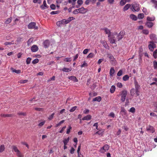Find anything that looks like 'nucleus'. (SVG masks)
Instances as JSON below:
<instances>
[{
	"mask_svg": "<svg viewBox=\"0 0 157 157\" xmlns=\"http://www.w3.org/2000/svg\"><path fill=\"white\" fill-rule=\"evenodd\" d=\"M69 140V137H68L67 139H65L63 140V142L64 145H67Z\"/></svg>",
	"mask_w": 157,
	"mask_h": 157,
	"instance_id": "obj_37",
	"label": "nucleus"
},
{
	"mask_svg": "<svg viewBox=\"0 0 157 157\" xmlns=\"http://www.w3.org/2000/svg\"><path fill=\"white\" fill-rule=\"evenodd\" d=\"M59 13V11H53L51 12L50 14L52 15L57 14Z\"/></svg>",
	"mask_w": 157,
	"mask_h": 157,
	"instance_id": "obj_59",
	"label": "nucleus"
},
{
	"mask_svg": "<svg viewBox=\"0 0 157 157\" xmlns=\"http://www.w3.org/2000/svg\"><path fill=\"white\" fill-rule=\"evenodd\" d=\"M14 151L16 152V154L17 156L18 157H22L21 153L17 148L15 146H13L12 147Z\"/></svg>",
	"mask_w": 157,
	"mask_h": 157,
	"instance_id": "obj_5",
	"label": "nucleus"
},
{
	"mask_svg": "<svg viewBox=\"0 0 157 157\" xmlns=\"http://www.w3.org/2000/svg\"><path fill=\"white\" fill-rule=\"evenodd\" d=\"M64 120H62L59 123L56 124L55 127H57L59 126L62 124L64 122Z\"/></svg>",
	"mask_w": 157,
	"mask_h": 157,
	"instance_id": "obj_41",
	"label": "nucleus"
},
{
	"mask_svg": "<svg viewBox=\"0 0 157 157\" xmlns=\"http://www.w3.org/2000/svg\"><path fill=\"white\" fill-rule=\"evenodd\" d=\"M126 2L125 0H121L120 2V5L121 6H123L126 3Z\"/></svg>",
	"mask_w": 157,
	"mask_h": 157,
	"instance_id": "obj_33",
	"label": "nucleus"
},
{
	"mask_svg": "<svg viewBox=\"0 0 157 157\" xmlns=\"http://www.w3.org/2000/svg\"><path fill=\"white\" fill-rule=\"evenodd\" d=\"M56 25L59 27H61L62 25L66 24L65 21V19L57 21L56 22Z\"/></svg>",
	"mask_w": 157,
	"mask_h": 157,
	"instance_id": "obj_11",
	"label": "nucleus"
},
{
	"mask_svg": "<svg viewBox=\"0 0 157 157\" xmlns=\"http://www.w3.org/2000/svg\"><path fill=\"white\" fill-rule=\"evenodd\" d=\"M91 117H92L90 115H88L87 116H85L84 117L82 118V120L83 121L90 120L91 119Z\"/></svg>",
	"mask_w": 157,
	"mask_h": 157,
	"instance_id": "obj_17",
	"label": "nucleus"
},
{
	"mask_svg": "<svg viewBox=\"0 0 157 157\" xmlns=\"http://www.w3.org/2000/svg\"><path fill=\"white\" fill-rule=\"evenodd\" d=\"M5 150V146L2 145L0 146V153L3 152Z\"/></svg>",
	"mask_w": 157,
	"mask_h": 157,
	"instance_id": "obj_26",
	"label": "nucleus"
},
{
	"mask_svg": "<svg viewBox=\"0 0 157 157\" xmlns=\"http://www.w3.org/2000/svg\"><path fill=\"white\" fill-rule=\"evenodd\" d=\"M107 55V57L109 59L111 62L112 64H115V60L113 56L110 54H108Z\"/></svg>",
	"mask_w": 157,
	"mask_h": 157,
	"instance_id": "obj_9",
	"label": "nucleus"
},
{
	"mask_svg": "<svg viewBox=\"0 0 157 157\" xmlns=\"http://www.w3.org/2000/svg\"><path fill=\"white\" fill-rule=\"evenodd\" d=\"M40 8L42 10H44L48 8V6L47 5L45 0L44 1L43 5H42L40 6Z\"/></svg>",
	"mask_w": 157,
	"mask_h": 157,
	"instance_id": "obj_15",
	"label": "nucleus"
},
{
	"mask_svg": "<svg viewBox=\"0 0 157 157\" xmlns=\"http://www.w3.org/2000/svg\"><path fill=\"white\" fill-rule=\"evenodd\" d=\"M109 148V146L107 144H105L101 149L100 151L101 153H104L107 151Z\"/></svg>",
	"mask_w": 157,
	"mask_h": 157,
	"instance_id": "obj_7",
	"label": "nucleus"
},
{
	"mask_svg": "<svg viewBox=\"0 0 157 157\" xmlns=\"http://www.w3.org/2000/svg\"><path fill=\"white\" fill-rule=\"evenodd\" d=\"M130 93L131 95L132 96H133L136 93V90L135 89H132L130 90Z\"/></svg>",
	"mask_w": 157,
	"mask_h": 157,
	"instance_id": "obj_28",
	"label": "nucleus"
},
{
	"mask_svg": "<svg viewBox=\"0 0 157 157\" xmlns=\"http://www.w3.org/2000/svg\"><path fill=\"white\" fill-rule=\"evenodd\" d=\"M11 69L12 70L13 72H15L17 74H20L21 72V71L20 70H16L15 69H13V68H11Z\"/></svg>",
	"mask_w": 157,
	"mask_h": 157,
	"instance_id": "obj_29",
	"label": "nucleus"
},
{
	"mask_svg": "<svg viewBox=\"0 0 157 157\" xmlns=\"http://www.w3.org/2000/svg\"><path fill=\"white\" fill-rule=\"evenodd\" d=\"M69 79H70L71 80H73L75 82H77L78 81V80L77 79L76 77L74 76H70L69 77Z\"/></svg>",
	"mask_w": 157,
	"mask_h": 157,
	"instance_id": "obj_27",
	"label": "nucleus"
},
{
	"mask_svg": "<svg viewBox=\"0 0 157 157\" xmlns=\"http://www.w3.org/2000/svg\"><path fill=\"white\" fill-rule=\"evenodd\" d=\"M147 131H150L152 133H153L155 132V129L153 127L151 126H149L147 128Z\"/></svg>",
	"mask_w": 157,
	"mask_h": 157,
	"instance_id": "obj_14",
	"label": "nucleus"
},
{
	"mask_svg": "<svg viewBox=\"0 0 157 157\" xmlns=\"http://www.w3.org/2000/svg\"><path fill=\"white\" fill-rule=\"evenodd\" d=\"M146 25L147 27L150 28L153 26V23L151 22H148L146 23Z\"/></svg>",
	"mask_w": 157,
	"mask_h": 157,
	"instance_id": "obj_22",
	"label": "nucleus"
},
{
	"mask_svg": "<svg viewBox=\"0 0 157 157\" xmlns=\"http://www.w3.org/2000/svg\"><path fill=\"white\" fill-rule=\"evenodd\" d=\"M75 19V18L73 17H69L67 20L65 19V22L66 24H67L69 23L71 20Z\"/></svg>",
	"mask_w": 157,
	"mask_h": 157,
	"instance_id": "obj_19",
	"label": "nucleus"
},
{
	"mask_svg": "<svg viewBox=\"0 0 157 157\" xmlns=\"http://www.w3.org/2000/svg\"><path fill=\"white\" fill-rule=\"evenodd\" d=\"M104 30L106 34H108V35H111V32L107 28H105L104 29Z\"/></svg>",
	"mask_w": 157,
	"mask_h": 157,
	"instance_id": "obj_30",
	"label": "nucleus"
},
{
	"mask_svg": "<svg viewBox=\"0 0 157 157\" xmlns=\"http://www.w3.org/2000/svg\"><path fill=\"white\" fill-rule=\"evenodd\" d=\"M35 109V110H36L39 111L43 112L44 110L43 109V108H36Z\"/></svg>",
	"mask_w": 157,
	"mask_h": 157,
	"instance_id": "obj_58",
	"label": "nucleus"
},
{
	"mask_svg": "<svg viewBox=\"0 0 157 157\" xmlns=\"http://www.w3.org/2000/svg\"><path fill=\"white\" fill-rule=\"evenodd\" d=\"M28 28L29 29H34L37 30L38 29L37 26H36V23L35 22H31L28 25Z\"/></svg>",
	"mask_w": 157,
	"mask_h": 157,
	"instance_id": "obj_2",
	"label": "nucleus"
},
{
	"mask_svg": "<svg viewBox=\"0 0 157 157\" xmlns=\"http://www.w3.org/2000/svg\"><path fill=\"white\" fill-rule=\"evenodd\" d=\"M78 13H79V11L78 10V9L74 10L73 12V13L75 14H77Z\"/></svg>",
	"mask_w": 157,
	"mask_h": 157,
	"instance_id": "obj_47",
	"label": "nucleus"
},
{
	"mask_svg": "<svg viewBox=\"0 0 157 157\" xmlns=\"http://www.w3.org/2000/svg\"><path fill=\"white\" fill-rule=\"evenodd\" d=\"M131 5L129 4H127L126 5H125L123 8V11H125L127 10H128L129 8H130Z\"/></svg>",
	"mask_w": 157,
	"mask_h": 157,
	"instance_id": "obj_18",
	"label": "nucleus"
},
{
	"mask_svg": "<svg viewBox=\"0 0 157 157\" xmlns=\"http://www.w3.org/2000/svg\"><path fill=\"white\" fill-rule=\"evenodd\" d=\"M129 111L132 113H134L135 111V109L134 107H132L129 110Z\"/></svg>",
	"mask_w": 157,
	"mask_h": 157,
	"instance_id": "obj_39",
	"label": "nucleus"
},
{
	"mask_svg": "<svg viewBox=\"0 0 157 157\" xmlns=\"http://www.w3.org/2000/svg\"><path fill=\"white\" fill-rule=\"evenodd\" d=\"M72 127L70 126H69L67 130V134H69L71 131V129Z\"/></svg>",
	"mask_w": 157,
	"mask_h": 157,
	"instance_id": "obj_57",
	"label": "nucleus"
},
{
	"mask_svg": "<svg viewBox=\"0 0 157 157\" xmlns=\"http://www.w3.org/2000/svg\"><path fill=\"white\" fill-rule=\"evenodd\" d=\"M33 2L34 3H38L39 4L41 3V0H33Z\"/></svg>",
	"mask_w": 157,
	"mask_h": 157,
	"instance_id": "obj_56",
	"label": "nucleus"
},
{
	"mask_svg": "<svg viewBox=\"0 0 157 157\" xmlns=\"http://www.w3.org/2000/svg\"><path fill=\"white\" fill-rule=\"evenodd\" d=\"M154 43V42L153 41H151L149 42L150 44L148 45L149 49H153L156 48V45Z\"/></svg>",
	"mask_w": 157,
	"mask_h": 157,
	"instance_id": "obj_10",
	"label": "nucleus"
},
{
	"mask_svg": "<svg viewBox=\"0 0 157 157\" xmlns=\"http://www.w3.org/2000/svg\"><path fill=\"white\" fill-rule=\"evenodd\" d=\"M77 107L76 106H75L72 107L70 110V111L71 112H73L75 111Z\"/></svg>",
	"mask_w": 157,
	"mask_h": 157,
	"instance_id": "obj_52",
	"label": "nucleus"
},
{
	"mask_svg": "<svg viewBox=\"0 0 157 157\" xmlns=\"http://www.w3.org/2000/svg\"><path fill=\"white\" fill-rule=\"evenodd\" d=\"M108 39L112 46H116L117 45L115 43V37L114 35H109L108 36Z\"/></svg>",
	"mask_w": 157,
	"mask_h": 157,
	"instance_id": "obj_1",
	"label": "nucleus"
},
{
	"mask_svg": "<svg viewBox=\"0 0 157 157\" xmlns=\"http://www.w3.org/2000/svg\"><path fill=\"white\" fill-rule=\"evenodd\" d=\"M45 123V121L44 120L43 121L40 122L38 124V126L41 127L43 126Z\"/></svg>",
	"mask_w": 157,
	"mask_h": 157,
	"instance_id": "obj_40",
	"label": "nucleus"
},
{
	"mask_svg": "<svg viewBox=\"0 0 157 157\" xmlns=\"http://www.w3.org/2000/svg\"><path fill=\"white\" fill-rule=\"evenodd\" d=\"M153 64L154 66V68H157V61H154L153 62Z\"/></svg>",
	"mask_w": 157,
	"mask_h": 157,
	"instance_id": "obj_62",
	"label": "nucleus"
},
{
	"mask_svg": "<svg viewBox=\"0 0 157 157\" xmlns=\"http://www.w3.org/2000/svg\"><path fill=\"white\" fill-rule=\"evenodd\" d=\"M109 116L112 118H114L115 117V114L113 112H111L109 114Z\"/></svg>",
	"mask_w": 157,
	"mask_h": 157,
	"instance_id": "obj_64",
	"label": "nucleus"
},
{
	"mask_svg": "<svg viewBox=\"0 0 157 157\" xmlns=\"http://www.w3.org/2000/svg\"><path fill=\"white\" fill-rule=\"evenodd\" d=\"M151 2L154 4L155 8H157V1L155 0H151Z\"/></svg>",
	"mask_w": 157,
	"mask_h": 157,
	"instance_id": "obj_34",
	"label": "nucleus"
},
{
	"mask_svg": "<svg viewBox=\"0 0 157 157\" xmlns=\"http://www.w3.org/2000/svg\"><path fill=\"white\" fill-rule=\"evenodd\" d=\"M134 84L135 88V89L136 90V94L137 96H138L140 95L139 94V90L140 88V86L138 82L136 81H135Z\"/></svg>",
	"mask_w": 157,
	"mask_h": 157,
	"instance_id": "obj_4",
	"label": "nucleus"
},
{
	"mask_svg": "<svg viewBox=\"0 0 157 157\" xmlns=\"http://www.w3.org/2000/svg\"><path fill=\"white\" fill-rule=\"evenodd\" d=\"M127 94V91L126 90H123L122 91L121 93V101L123 102L126 99V96Z\"/></svg>",
	"mask_w": 157,
	"mask_h": 157,
	"instance_id": "obj_6",
	"label": "nucleus"
},
{
	"mask_svg": "<svg viewBox=\"0 0 157 157\" xmlns=\"http://www.w3.org/2000/svg\"><path fill=\"white\" fill-rule=\"evenodd\" d=\"M130 17L131 19L134 21H136L137 19V17L133 14H131L130 15Z\"/></svg>",
	"mask_w": 157,
	"mask_h": 157,
	"instance_id": "obj_21",
	"label": "nucleus"
},
{
	"mask_svg": "<svg viewBox=\"0 0 157 157\" xmlns=\"http://www.w3.org/2000/svg\"><path fill=\"white\" fill-rule=\"evenodd\" d=\"M115 90V87L113 85L111 86L110 91L111 93H113L114 92Z\"/></svg>",
	"mask_w": 157,
	"mask_h": 157,
	"instance_id": "obj_25",
	"label": "nucleus"
},
{
	"mask_svg": "<svg viewBox=\"0 0 157 157\" xmlns=\"http://www.w3.org/2000/svg\"><path fill=\"white\" fill-rule=\"evenodd\" d=\"M102 43L104 48H107L108 47V45L106 42L104 41Z\"/></svg>",
	"mask_w": 157,
	"mask_h": 157,
	"instance_id": "obj_50",
	"label": "nucleus"
},
{
	"mask_svg": "<svg viewBox=\"0 0 157 157\" xmlns=\"http://www.w3.org/2000/svg\"><path fill=\"white\" fill-rule=\"evenodd\" d=\"M94 56V54L92 53H90L87 56L88 58H91Z\"/></svg>",
	"mask_w": 157,
	"mask_h": 157,
	"instance_id": "obj_61",
	"label": "nucleus"
},
{
	"mask_svg": "<svg viewBox=\"0 0 157 157\" xmlns=\"http://www.w3.org/2000/svg\"><path fill=\"white\" fill-rule=\"evenodd\" d=\"M18 115L19 116H25L26 115V114L24 112H19L17 113Z\"/></svg>",
	"mask_w": 157,
	"mask_h": 157,
	"instance_id": "obj_46",
	"label": "nucleus"
},
{
	"mask_svg": "<svg viewBox=\"0 0 157 157\" xmlns=\"http://www.w3.org/2000/svg\"><path fill=\"white\" fill-rule=\"evenodd\" d=\"M114 72L115 70H114V69L113 68H111L110 71V75L111 76H113Z\"/></svg>",
	"mask_w": 157,
	"mask_h": 157,
	"instance_id": "obj_32",
	"label": "nucleus"
},
{
	"mask_svg": "<svg viewBox=\"0 0 157 157\" xmlns=\"http://www.w3.org/2000/svg\"><path fill=\"white\" fill-rule=\"evenodd\" d=\"M77 2L78 5L76 6V7L78 8L83 4V2L82 0H78Z\"/></svg>",
	"mask_w": 157,
	"mask_h": 157,
	"instance_id": "obj_23",
	"label": "nucleus"
},
{
	"mask_svg": "<svg viewBox=\"0 0 157 157\" xmlns=\"http://www.w3.org/2000/svg\"><path fill=\"white\" fill-rule=\"evenodd\" d=\"M54 115H55V113H53L51 115H50V116H49V117L48 118V119L49 120H52L53 119Z\"/></svg>",
	"mask_w": 157,
	"mask_h": 157,
	"instance_id": "obj_45",
	"label": "nucleus"
},
{
	"mask_svg": "<svg viewBox=\"0 0 157 157\" xmlns=\"http://www.w3.org/2000/svg\"><path fill=\"white\" fill-rule=\"evenodd\" d=\"M1 116L2 117H13V115L11 114H2L1 115Z\"/></svg>",
	"mask_w": 157,
	"mask_h": 157,
	"instance_id": "obj_20",
	"label": "nucleus"
},
{
	"mask_svg": "<svg viewBox=\"0 0 157 157\" xmlns=\"http://www.w3.org/2000/svg\"><path fill=\"white\" fill-rule=\"evenodd\" d=\"M33 38L32 37L30 38L28 41L27 43L28 45H29L31 43L33 42Z\"/></svg>",
	"mask_w": 157,
	"mask_h": 157,
	"instance_id": "obj_38",
	"label": "nucleus"
},
{
	"mask_svg": "<svg viewBox=\"0 0 157 157\" xmlns=\"http://www.w3.org/2000/svg\"><path fill=\"white\" fill-rule=\"evenodd\" d=\"M102 43L104 48H107L108 47V45L106 42L104 41Z\"/></svg>",
	"mask_w": 157,
	"mask_h": 157,
	"instance_id": "obj_51",
	"label": "nucleus"
},
{
	"mask_svg": "<svg viewBox=\"0 0 157 157\" xmlns=\"http://www.w3.org/2000/svg\"><path fill=\"white\" fill-rule=\"evenodd\" d=\"M64 61L67 62H70L71 61V58H67L64 59Z\"/></svg>",
	"mask_w": 157,
	"mask_h": 157,
	"instance_id": "obj_54",
	"label": "nucleus"
},
{
	"mask_svg": "<svg viewBox=\"0 0 157 157\" xmlns=\"http://www.w3.org/2000/svg\"><path fill=\"white\" fill-rule=\"evenodd\" d=\"M43 45L44 48H48L50 45V42L48 40H46L43 42Z\"/></svg>",
	"mask_w": 157,
	"mask_h": 157,
	"instance_id": "obj_13",
	"label": "nucleus"
},
{
	"mask_svg": "<svg viewBox=\"0 0 157 157\" xmlns=\"http://www.w3.org/2000/svg\"><path fill=\"white\" fill-rule=\"evenodd\" d=\"M23 41V39L22 37H19L17 39V41L18 43H20Z\"/></svg>",
	"mask_w": 157,
	"mask_h": 157,
	"instance_id": "obj_44",
	"label": "nucleus"
},
{
	"mask_svg": "<svg viewBox=\"0 0 157 157\" xmlns=\"http://www.w3.org/2000/svg\"><path fill=\"white\" fill-rule=\"evenodd\" d=\"M122 71L121 70H120L117 74V75L118 76H121L122 75Z\"/></svg>",
	"mask_w": 157,
	"mask_h": 157,
	"instance_id": "obj_63",
	"label": "nucleus"
},
{
	"mask_svg": "<svg viewBox=\"0 0 157 157\" xmlns=\"http://www.w3.org/2000/svg\"><path fill=\"white\" fill-rule=\"evenodd\" d=\"M125 34V32L124 31H121L120 32L118 35H117V39L118 41L121 39Z\"/></svg>",
	"mask_w": 157,
	"mask_h": 157,
	"instance_id": "obj_8",
	"label": "nucleus"
},
{
	"mask_svg": "<svg viewBox=\"0 0 157 157\" xmlns=\"http://www.w3.org/2000/svg\"><path fill=\"white\" fill-rule=\"evenodd\" d=\"M129 79V76L127 75H124L123 78V79L124 81H126Z\"/></svg>",
	"mask_w": 157,
	"mask_h": 157,
	"instance_id": "obj_42",
	"label": "nucleus"
},
{
	"mask_svg": "<svg viewBox=\"0 0 157 157\" xmlns=\"http://www.w3.org/2000/svg\"><path fill=\"white\" fill-rule=\"evenodd\" d=\"M147 20L148 21H153L155 20V18H153L151 17H147Z\"/></svg>",
	"mask_w": 157,
	"mask_h": 157,
	"instance_id": "obj_53",
	"label": "nucleus"
},
{
	"mask_svg": "<svg viewBox=\"0 0 157 157\" xmlns=\"http://www.w3.org/2000/svg\"><path fill=\"white\" fill-rule=\"evenodd\" d=\"M31 59V58L29 57H28L27 59L26 62L27 64H29L30 63Z\"/></svg>",
	"mask_w": 157,
	"mask_h": 157,
	"instance_id": "obj_48",
	"label": "nucleus"
},
{
	"mask_svg": "<svg viewBox=\"0 0 157 157\" xmlns=\"http://www.w3.org/2000/svg\"><path fill=\"white\" fill-rule=\"evenodd\" d=\"M50 7L52 10H55L56 8V6L54 4H52L50 5Z\"/></svg>",
	"mask_w": 157,
	"mask_h": 157,
	"instance_id": "obj_60",
	"label": "nucleus"
},
{
	"mask_svg": "<svg viewBox=\"0 0 157 157\" xmlns=\"http://www.w3.org/2000/svg\"><path fill=\"white\" fill-rule=\"evenodd\" d=\"M39 60L38 59H34L33 61H32V63L33 64H35L37 63H38L39 62Z\"/></svg>",
	"mask_w": 157,
	"mask_h": 157,
	"instance_id": "obj_49",
	"label": "nucleus"
},
{
	"mask_svg": "<svg viewBox=\"0 0 157 157\" xmlns=\"http://www.w3.org/2000/svg\"><path fill=\"white\" fill-rule=\"evenodd\" d=\"M78 10L79 11V13H85L87 12V9L84 8L83 7H82L79 9Z\"/></svg>",
	"mask_w": 157,
	"mask_h": 157,
	"instance_id": "obj_16",
	"label": "nucleus"
},
{
	"mask_svg": "<svg viewBox=\"0 0 157 157\" xmlns=\"http://www.w3.org/2000/svg\"><path fill=\"white\" fill-rule=\"evenodd\" d=\"M62 70L63 71L66 72H69V71H70L71 70V69L68 68H63L62 69Z\"/></svg>",
	"mask_w": 157,
	"mask_h": 157,
	"instance_id": "obj_36",
	"label": "nucleus"
},
{
	"mask_svg": "<svg viewBox=\"0 0 157 157\" xmlns=\"http://www.w3.org/2000/svg\"><path fill=\"white\" fill-rule=\"evenodd\" d=\"M12 21V17H10L6 19V21L5 22V24H8L10 23Z\"/></svg>",
	"mask_w": 157,
	"mask_h": 157,
	"instance_id": "obj_31",
	"label": "nucleus"
},
{
	"mask_svg": "<svg viewBox=\"0 0 157 157\" xmlns=\"http://www.w3.org/2000/svg\"><path fill=\"white\" fill-rule=\"evenodd\" d=\"M28 80H21L19 81V83L21 84H23L28 82Z\"/></svg>",
	"mask_w": 157,
	"mask_h": 157,
	"instance_id": "obj_43",
	"label": "nucleus"
},
{
	"mask_svg": "<svg viewBox=\"0 0 157 157\" xmlns=\"http://www.w3.org/2000/svg\"><path fill=\"white\" fill-rule=\"evenodd\" d=\"M132 8H131L133 11H138L140 10L139 6L138 4L134 3L132 5Z\"/></svg>",
	"mask_w": 157,
	"mask_h": 157,
	"instance_id": "obj_3",
	"label": "nucleus"
},
{
	"mask_svg": "<svg viewBox=\"0 0 157 157\" xmlns=\"http://www.w3.org/2000/svg\"><path fill=\"white\" fill-rule=\"evenodd\" d=\"M101 100V98L100 96H98L96 97L93 99V101H97L98 102H100Z\"/></svg>",
	"mask_w": 157,
	"mask_h": 157,
	"instance_id": "obj_24",
	"label": "nucleus"
},
{
	"mask_svg": "<svg viewBox=\"0 0 157 157\" xmlns=\"http://www.w3.org/2000/svg\"><path fill=\"white\" fill-rule=\"evenodd\" d=\"M144 14L143 13H140L138 15V18L139 19H142L144 17Z\"/></svg>",
	"mask_w": 157,
	"mask_h": 157,
	"instance_id": "obj_35",
	"label": "nucleus"
},
{
	"mask_svg": "<svg viewBox=\"0 0 157 157\" xmlns=\"http://www.w3.org/2000/svg\"><path fill=\"white\" fill-rule=\"evenodd\" d=\"M143 33L144 34L147 35L149 33V31L147 29H144L143 30Z\"/></svg>",
	"mask_w": 157,
	"mask_h": 157,
	"instance_id": "obj_55",
	"label": "nucleus"
},
{
	"mask_svg": "<svg viewBox=\"0 0 157 157\" xmlns=\"http://www.w3.org/2000/svg\"><path fill=\"white\" fill-rule=\"evenodd\" d=\"M150 37L151 39L153 40L155 43H157V38L156 35L154 34H151L150 35Z\"/></svg>",
	"mask_w": 157,
	"mask_h": 157,
	"instance_id": "obj_12",
	"label": "nucleus"
}]
</instances>
